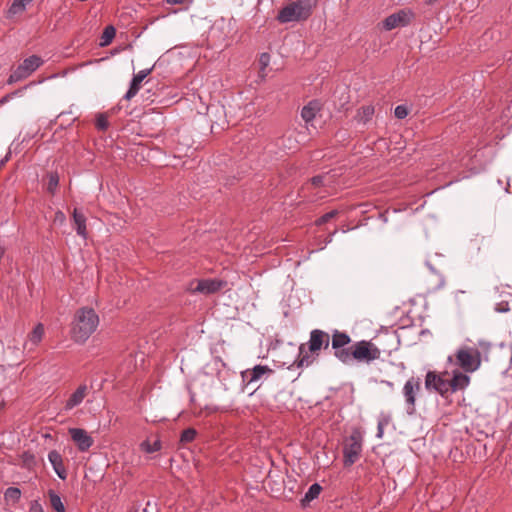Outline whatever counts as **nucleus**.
I'll return each mask as SVG.
<instances>
[{
	"instance_id": "1",
	"label": "nucleus",
	"mask_w": 512,
	"mask_h": 512,
	"mask_svg": "<svg viewBox=\"0 0 512 512\" xmlns=\"http://www.w3.org/2000/svg\"><path fill=\"white\" fill-rule=\"evenodd\" d=\"M351 337L343 331H332L331 347L334 356L343 364H350L353 360L359 363H371L380 359L381 350L376 344L369 340H361L351 344Z\"/></svg>"
},
{
	"instance_id": "2",
	"label": "nucleus",
	"mask_w": 512,
	"mask_h": 512,
	"mask_svg": "<svg viewBox=\"0 0 512 512\" xmlns=\"http://www.w3.org/2000/svg\"><path fill=\"white\" fill-rule=\"evenodd\" d=\"M332 341V335L320 330L314 329L310 332L309 341L307 344H301L299 347V355L296 359L298 368L311 366L318 358L322 349H327Z\"/></svg>"
},
{
	"instance_id": "3",
	"label": "nucleus",
	"mask_w": 512,
	"mask_h": 512,
	"mask_svg": "<svg viewBox=\"0 0 512 512\" xmlns=\"http://www.w3.org/2000/svg\"><path fill=\"white\" fill-rule=\"evenodd\" d=\"M99 325V316L94 309L83 307L76 311L71 327V338L83 344L96 331Z\"/></svg>"
},
{
	"instance_id": "4",
	"label": "nucleus",
	"mask_w": 512,
	"mask_h": 512,
	"mask_svg": "<svg viewBox=\"0 0 512 512\" xmlns=\"http://www.w3.org/2000/svg\"><path fill=\"white\" fill-rule=\"evenodd\" d=\"M318 0H296L284 6L277 15L280 23L298 22L308 19Z\"/></svg>"
},
{
	"instance_id": "5",
	"label": "nucleus",
	"mask_w": 512,
	"mask_h": 512,
	"mask_svg": "<svg viewBox=\"0 0 512 512\" xmlns=\"http://www.w3.org/2000/svg\"><path fill=\"white\" fill-rule=\"evenodd\" d=\"M364 433L360 427H354L351 434L343 443V463L345 467L352 466L361 456Z\"/></svg>"
},
{
	"instance_id": "6",
	"label": "nucleus",
	"mask_w": 512,
	"mask_h": 512,
	"mask_svg": "<svg viewBox=\"0 0 512 512\" xmlns=\"http://www.w3.org/2000/svg\"><path fill=\"white\" fill-rule=\"evenodd\" d=\"M455 364L466 373L476 371L481 364L480 351L475 347H462L455 354Z\"/></svg>"
},
{
	"instance_id": "7",
	"label": "nucleus",
	"mask_w": 512,
	"mask_h": 512,
	"mask_svg": "<svg viewBox=\"0 0 512 512\" xmlns=\"http://www.w3.org/2000/svg\"><path fill=\"white\" fill-rule=\"evenodd\" d=\"M448 372L438 373L436 371H428L425 376V388L427 391H434L442 397L449 396Z\"/></svg>"
},
{
	"instance_id": "8",
	"label": "nucleus",
	"mask_w": 512,
	"mask_h": 512,
	"mask_svg": "<svg viewBox=\"0 0 512 512\" xmlns=\"http://www.w3.org/2000/svg\"><path fill=\"white\" fill-rule=\"evenodd\" d=\"M42 63V59L37 55H32L24 59L23 62L11 73L8 83L12 84L27 78L37 70Z\"/></svg>"
},
{
	"instance_id": "9",
	"label": "nucleus",
	"mask_w": 512,
	"mask_h": 512,
	"mask_svg": "<svg viewBox=\"0 0 512 512\" xmlns=\"http://www.w3.org/2000/svg\"><path fill=\"white\" fill-rule=\"evenodd\" d=\"M421 390V379L418 377H410L403 386V396L405 399V409L409 415H413L416 411V396Z\"/></svg>"
},
{
	"instance_id": "10",
	"label": "nucleus",
	"mask_w": 512,
	"mask_h": 512,
	"mask_svg": "<svg viewBox=\"0 0 512 512\" xmlns=\"http://www.w3.org/2000/svg\"><path fill=\"white\" fill-rule=\"evenodd\" d=\"M226 281L219 279H201L190 283L189 290L192 293L213 294L226 286Z\"/></svg>"
},
{
	"instance_id": "11",
	"label": "nucleus",
	"mask_w": 512,
	"mask_h": 512,
	"mask_svg": "<svg viewBox=\"0 0 512 512\" xmlns=\"http://www.w3.org/2000/svg\"><path fill=\"white\" fill-rule=\"evenodd\" d=\"M412 12L409 10H399L396 13H393L386 17L382 21V27L386 31H391L398 27L408 26L412 19Z\"/></svg>"
},
{
	"instance_id": "12",
	"label": "nucleus",
	"mask_w": 512,
	"mask_h": 512,
	"mask_svg": "<svg viewBox=\"0 0 512 512\" xmlns=\"http://www.w3.org/2000/svg\"><path fill=\"white\" fill-rule=\"evenodd\" d=\"M273 370L266 365H256L252 369H246L241 372L242 381L246 385L258 382L264 376L271 375Z\"/></svg>"
},
{
	"instance_id": "13",
	"label": "nucleus",
	"mask_w": 512,
	"mask_h": 512,
	"mask_svg": "<svg viewBox=\"0 0 512 512\" xmlns=\"http://www.w3.org/2000/svg\"><path fill=\"white\" fill-rule=\"evenodd\" d=\"M69 434L81 452L87 451L94 443L93 438L84 429L70 428Z\"/></svg>"
},
{
	"instance_id": "14",
	"label": "nucleus",
	"mask_w": 512,
	"mask_h": 512,
	"mask_svg": "<svg viewBox=\"0 0 512 512\" xmlns=\"http://www.w3.org/2000/svg\"><path fill=\"white\" fill-rule=\"evenodd\" d=\"M449 382V393H454L460 390H464L470 383V377L465 373L455 370L453 371L452 377L448 378Z\"/></svg>"
},
{
	"instance_id": "15",
	"label": "nucleus",
	"mask_w": 512,
	"mask_h": 512,
	"mask_svg": "<svg viewBox=\"0 0 512 512\" xmlns=\"http://www.w3.org/2000/svg\"><path fill=\"white\" fill-rule=\"evenodd\" d=\"M152 69H144L140 70L137 74H135L131 80L130 87L126 94L124 95V99L131 100L136 94L139 92L141 88L142 81L151 73Z\"/></svg>"
},
{
	"instance_id": "16",
	"label": "nucleus",
	"mask_w": 512,
	"mask_h": 512,
	"mask_svg": "<svg viewBox=\"0 0 512 512\" xmlns=\"http://www.w3.org/2000/svg\"><path fill=\"white\" fill-rule=\"evenodd\" d=\"M48 460L58 477L62 480H65L67 478V471L64 466L61 454L56 450H52L48 454Z\"/></svg>"
},
{
	"instance_id": "17",
	"label": "nucleus",
	"mask_w": 512,
	"mask_h": 512,
	"mask_svg": "<svg viewBox=\"0 0 512 512\" xmlns=\"http://www.w3.org/2000/svg\"><path fill=\"white\" fill-rule=\"evenodd\" d=\"M88 393V387L85 384L80 385L68 398L65 403V410H72L80 405Z\"/></svg>"
},
{
	"instance_id": "18",
	"label": "nucleus",
	"mask_w": 512,
	"mask_h": 512,
	"mask_svg": "<svg viewBox=\"0 0 512 512\" xmlns=\"http://www.w3.org/2000/svg\"><path fill=\"white\" fill-rule=\"evenodd\" d=\"M321 109V103L317 100L310 101L302 108L301 117L308 123L311 122Z\"/></svg>"
},
{
	"instance_id": "19",
	"label": "nucleus",
	"mask_w": 512,
	"mask_h": 512,
	"mask_svg": "<svg viewBox=\"0 0 512 512\" xmlns=\"http://www.w3.org/2000/svg\"><path fill=\"white\" fill-rule=\"evenodd\" d=\"M375 113L373 105H365L360 107L355 115V120L359 123L366 124L369 122Z\"/></svg>"
},
{
	"instance_id": "20",
	"label": "nucleus",
	"mask_w": 512,
	"mask_h": 512,
	"mask_svg": "<svg viewBox=\"0 0 512 512\" xmlns=\"http://www.w3.org/2000/svg\"><path fill=\"white\" fill-rule=\"evenodd\" d=\"M73 221L75 224V229L78 235L86 238V218L85 216L79 212L77 209L73 211Z\"/></svg>"
},
{
	"instance_id": "21",
	"label": "nucleus",
	"mask_w": 512,
	"mask_h": 512,
	"mask_svg": "<svg viewBox=\"0 0 512 512\" xmlns=\"http://www.w3.org/2000/svg\"><path fill=\"white\" fill-rule=\"evenodd\" d=\"M139 447L142 452L152 454L162 449V442L160 439H155L153 442H151L149 439H146L140 443Z\"/></svg>"
},
{
	"instance_id": "22",
	"label": "nucleus",
	"mask_w": 512,
	"mask_h": 512,
	"mask_svg": "<svg viewBox=\"0 0 512 512\" xmlns=\"http://www.w3.org/2000/svg\"><path fill=\"white\" fill-rule=\"evenodd\" d=\"M322 491V487L318 483L312 484L308 491L305 493L303 499L301 500L302 506H306L308 503H310L312 500L318 498Z\"/></svg>"
},
{
	"instance_id": "23",
	"label": "nucleus",
	"mask_w": 512,
	"mask_h": 512,
	"mask_svg": "<svg viewBox=\"0 0 512 512\" xmlns=\"http://www.w3.org/2000/svg\"><path fill=\"white\" fill-rule=\"evenodd\" d=\"M51 507L56 512H65V506L61 500V497L53 490L48 491Z\"/></svg>"
},
{
	"instance_id": "24",
	"label": "nucleus",
	"mask_w": 512,
	"mask_h": 512,
	"mask_svg": "<svg viewBox=\"0 0 512 512\" xmlns=\"http://www.w3.org/2000/svg\"><path fill=\"white\" fill-rule=\"evenodd\" d=\"M43 336H44V326L41 323H39L29 334V336H28L29 342L32 343V345L36 346L41 342Z\"/></svg>"
},
{
	"instance_id": "25",
	"label": "nucleus",
	"mask_w": 512,
	"mask_h": 512,
	"mask_svg": "<svg viewBox=\"0 0 512 512\" xmlns=\"http://www.w3.org/2000/svg\"><path fill=\"white\" fill-rule=\"evenodd\" d=\"M116 34V30L113 26L109 25L105 27L102 36L100 38V46L105 47L108 46L112 40L114 39Z\"/></svg>"
},
{
	"instance_id": "26",
	"label": "nucleus",
	"mask_w": 512,
	"mask_h": 512,
	"mask_svg": "<svg viewBox=\"0 0 512 512\" xmlns=\"http://www.w3.org/2000/svg\"><path fill=\"white\" fill-rule=\"evenodd\" d=\"M21 491L16 487H9L4 493V498L8 502L16 503L20 500Z\"/></svg>"
},
{
	"instance_id": "27",
	"label": "nucleus",
	"mask_w": 512,
	"mask_h": 512,
	"mask_svg": "<svg viewBox=\"0 0 512 512\" xmlns=\"http://www.w3.org/2000/svg\"><path fill=\"white\" fill-rule=\"evenodd\" d=\"M25 6L20 0H14L8 10V17L11 18L15 15L21 14L25 11Z\"/></svg>"
},
{
	"instance_id": "28",
	"label": "nucleus",
	"mask_w": 512,
	"mask_h": 512,
	"mask_svg": "<svg viewBox=\"0 0 512 512\" xmlns=\"http://www.w3.org/2000/svg\"><path fill=\"white\" fill-rule=\"evenodd\" d=\"M59 184V177L57 173H50L48 176L47 190L54 194Z\"/></svg>"
},
{
	"instance_id": "29",
	"label": "nucleus",
	"mask_w": 512,
	"mask_h": 512,
	"mask_svg": "<svg viewBox=\"0 0 512 512\" xmlns=\"http://www.w3.org/2000/svg\"><path fill=\"white\" fill-rule=\"evenodd\" d=\"M197 435V432L193 428H187L181 433L180 441L182 443L192 442Z\"/></svg>"
},
{
	"instance_id": "30",
	"label": "nucleus",
	"mask_w": 512,
	"mask_h": 512,
	"mask_svg": "<svg viewBox=\"0 0 512 512\" xmlns=\"http://www.w3.org/2000/svg\"><path fill=\"white\" fill-rule=\"evenodd\" d=\"M338 210H332L330 212H327L325 213L324 215H322L320 218H318L315 222L316 225L320 226V225H323L327 222H329L330 220H332L333 218H335L337 215H338Z\"/></svg>"
},
{
	"instance_id": "31",
	"label": "nucleus",
	"mask_w": 512,
	"mask_h": 512,
	"mask_svg": "<svg viewBox=\"0 0 512 512\" xmlns=\"http://www.w3.org/2000/svg\"><path fill=\"white\" fill-rule=\"evenodd\" d=\"M96 127L98 130L105 131L109 127L108 118L104 114H99L96 118Z\"/></svg>"
},
{
	"instance_id": "32",
	"label": "nucleus",
	"mask_w": 512,
	"mask_h": 512,
	"mask_svg": "<svg viewBox=\"0 0 512 512\" xmlns=\"http://www.w3.org/2000/svg\"><path fill=\"white\" fill-rule=\"evenodd\" d=\"M394 114L398 119H404L408 115V108L405 105H398L394 110Z\"/></svg>"
},
{
	"instance_id": "33",
	"label": "nucleus",
	"mask_w": 512,
	"mask_h": 512,
	"mask_svg": "<svg viewBox=\"0 0 512 512\" xmlns=\"http://www.w3.org/2000/svg\"><path fill=\"white\" fill-rule=\"evenodd\" d=\"M270 63V55L268 53H262L259 57V65L261 70H264Z\"/></svg>"
},
{
	"instance_id": "34",
	"label": "nucleus",
	"mask_w": 512,
	"mask_h": 512,
	"mask_svg": "<svg viewBox=\"0 0 512 512\" xmlns=\"http://www.w3.org/2000/svg\"><path fill=\"white\" fill-rule=\"evenodd\" d=\"M324 177L323 176H315L311 179L310 183L307 185V189L310 187H319L323 184Z\"/></svg>"
},
{
	"instance_id": "35",
	"label": "nucleus",
	"mask_w": 512,
	"mask_h": 512,
	"mask_svg": "<svg viewBox=\"0 0 512 512\" xmlns=\"http://www.w3.org/2000/svg\"><path fill=\"white\" fill-rule=\"evenodd\" d=\"M29 512H45L42 505L38 500H34L30 503Z\"/></svg>"
},
{
	"instance_id": "36",
	"label": "nucleus",
	"mask_w": 512,
	"mask_h": 512,
	"mask_svg": "<svg viewBox=\"0 0 512 512\" xmlns=\"http://www.w3.org/2000/svg\"><path fill=\"white\" fill-rule=\"evenodd\" d=\"M385 424L386 423L382 420L378 422V426H377V437L378 438H382L383 433H384V425Z\"/></svg>"
},
{
	"instance_id": "37",
	"label": "nucleus",
	"mask_w": 512,
	"mask_h": 512,
	"mask_svg": "<svg viewBox=\"0 0 512 512\" xmlns=\"http://www.w3.org/2000/svg\"><path fill=\"white\" fill-rule=\"evenodd\" d=\"M186 0H166L168 4L174 5V4H183Z\"/></svg>"
},
{
	"instance_id": "38",
	"label": "nucleus",
	"mask_w": 512,
	"mask_h": 512,
	"mask_svg": "<svg viewBox=\"0 0 512 512\" xmlns=\"http://www.w3.org/2000/svg\"><path fill=\"white\" fill-rule=\"evenodd\" d=\"M33 0H20V2L23 3V5L26 7L28 4H30Z\"/></svg>"
},
{
	"instance_id": "39",
	"label": "nucleus",
	"mask_w": 512,
	"mask_h": 512,
	"mask_svg": "<svg viewBox=\"0 0 512 512\" xmlns=\"http://www.w3.org/2000/svg\"><path fill=\"white\" fill-rule=\"evenodd\" d=\"M496 310L499 312H505L508 310V308L507 307H497Z\"/></svg>"
},
{
	"instance_id": "40",
	"label": "nucleus",
	"mask_w": 512,
	"mask_h": 512,
	"mask_svg": "<svg viewBox=\"0 0 512 512\" xmlns=\"http://www.w3.org/2000/svg\"><path fill=\"white\" fill-rule=\"evenodd\" d=\"M382 382L385 383L390 388H393V386H394L393 383L390 381H382Z\"/></svg>"
},
{
	"instance_id": "41",
	"label": "nucleus",
	"mask_w": 512,
	"mask_h": 512,
	"mask_svg": "<svg viewBox=\"0 0 512 512\" xmlns=\"http://www.w3.org/2000/svg\"><path fill=\"white\" fill-rule=\"evenodd\" d=\"M437 0H426V3L427 4H433L434 2H436Z\"/></svg>"
},
{
	"instance_id": "42",
	"label": "nucleus",
	"mask_w": 512,
	"mask_h": 512,
	"mask_svg": "<svg viewBox=\"0 0 512 512\" xmlns=\"http://www.w3.org/2000/svg\"><path fill=\"white\" fill-rule=\"evenodd\" d=\"M448 361H449V362H452V361H453V359H452V357H451V356H449V357H448Z\"/></svg>"
},
{
	"instance_id": "43",
	"label": "nucleus",
	"mask_w": 512,
	"mask_h": 512,
	"mask_svg": "<svg viewBox=\"0 0 512 512\" xmlns=\"http://www.w3.org/2000/svg\"><path fill=\"white\" fill-rule=\"evenodd\" d=\"M5 160H1L0 167L4 164Z\"/></svg>"
},
{
	"instance_id": "44",
	"label": "nucleus",
	"mask_w": 512,
	"mask_h": 512,
	"mask_svg": "<svg viewBox=\"0 0 512 512\" xmlns=\"http://www.w3.org/2000/svg\"><path fill=\"white\" fill-rule=\"evenodd\" d=\"M485 350L489 349V345L486 344L485 347H484Z\"/></svg>"
}]
</instances>
